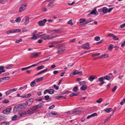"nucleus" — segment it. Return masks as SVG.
Listing matches in <instances>:
<instances>
[{
    "label": "nucleus",
    "mask_w": 125,
    "mask_h": 125,
    "mask_svg": "<svg viewBox=\"0 0 125 125\" xmlns=\"http://www.w3.org/2000/svg\"><path fill=\"white\" fill-rule=\"evenodd\" d=\"M32 108L35 112L36 110L39 109L38 106H37V105H34L33 106Z\"/></svg>",
    "instance_id": "c85d7f7f"
},
{
    "label": "nucleus",
    "mask_w": 125,
    "mask_h": 125,
    "mask_svg": "<svg viewBox=\"0 0 125 125\" xmlns=\"http://www.w3.org/2000/svg\"><path fill=\"white\" fill-rule=\"evenodd\" d=\"M49 115L50 117H56L58 115V114L54 112H51L49 114Z\"/></svg>",
    "instance_id": "6e6552de"
},
{
    "label": "nucleus",
    "mask_w": 125,
    "mask_h": 125,
    "mask_svg": "<svg viewBox=\"0 0 125 125\" xmlns=\"http://www.w3.org/2000/svg\"><path fill=\"white\" fill-rule=\"evenodd\" d=\"M97 115L96 113H94L88 116L87 117V119H89L92 117H94Z\"/></svg>",
    "instance_id": "dca6fc26"
},
{
    "label": "nucleus",
    "mask_w": 125,
    "mask_h": 125,
    "mask_svg": "<svg viewBox=\"0 0 125 125\" xmlns=\"http://www.w3.org/2000/svg\"><path fill=\"white\" fill-rule=\"evenodd\" d=\"M67 113L69 114L72 115L73 114L72 110L67 112Z\"/></svg>",
    "instance_id": "69168bd1"
},
{
    "label": "nucleus",
    "mask_w": 125,
    "mask_h": 125,
    "mask_svg": "<svg viewBox=\"0 0 125 125\" xmlns=\"http://www.w3.org/2000/svg\"><path fill=\"white\" fill-rule=\"evenodd\" d=\"M17 90V89L16 88L10 89L8 90L5 93L6 95L7 96L13 92L16 91Z\"/></svg>",
    "instance_id": "7ed1b4c3"
},
{
    "label": "nucleus",
    "mask_w": 125,
    "mask_h": 125,
    "mask_svg": "<svg viewBox=\"0 0 125 125\" xmlns=\"http://www.w3.org/2000/svg\"><path fill=\"white\" fill-rule=\"evenodd\" d=\"M48 93L51 94H53L54 92V90L52 89H51L50 90H48Z\"/></svg>",
    "instance_id": "bb28decb"
},
{
    "label": "nucleus",
    "mask_w": 125,
    "mask_h": 125,
    "mask_svg": "<svg viewBox=\"0 0 125 125\" xmlns=\"http://www.w3.org/2000/svg\"><path fill=\"white\" fill-rule=\"evenodd\" d=\"M10 78V77L9 76L5 77L2 78V79L3 80H9Z\"/></svg>",
    "instance_id": "ea45409f"
},
{
    "label": "nucleus",
    "mask_w": 125,
    "mask_h": 125,
    "mask_svg": "<svg viewBox=\"0 0 125 125\" xmlns=\"http://www.w3.org/2000/svg\"><path fill=\"white\" fill-rule=\"evenodd\" d=\"M102 98H100L98 100H96V102L98 103H100L102 101Z\"/></svg>",
    "instance_id": "8fccbe9b"
},
{
    "label": "nucleus",
    "mask_w": 125,
    "mask_h": 125,
    "mask_svg": "<svg viewBox=\"0 0 125 125\" xmlns=\"http://www.w3.org/2000/svg\"><path fill=\"white\" fill-rule=\"evenodd\" d=\"M11 107L9 108L3 110L2 111V113L4 114L7 115L11 113Z\"/></svg>",
    "instance_id": "f03ea898"
},
{
    "label": "nucleus",
    "mask_w": 125,
    "mask_h": 125,
    "mask_svg": "<svg viewBox=\"0 0 125 125\" xmlns=\"http://www.w3.org/2000/svg\"><path fill=\"white\" fill-rule=\"evenodd\" d=\"M78 88L77 86H75L74 87L73 89V91L76 92L78 90Z\"/></svg>",
    "instance_id": "a18cd8bd"
},
{
    "label": "nucleus",
    "mask_w": 125,
    "mask_h": 125,
    "mask_svg": "<svg viewBox=\"0 0 125 125\" xmlns=\"http://www.w3.org/2000/svg\"><path fill=\"white\" fill-rule=\"evenodd\" d=\"M100 54V53H97L94 54H92V56L93 57L95 56H96L99 55Z\"/></svg>",
    "instance_id": "3c124183"
},
{
    "label": "nucleus",
    "mask_w": 125,
    "mask_h": 125,
    "mask_svg": "<svg viewBox=\"0 0 125 125\" xmlns=\"http://www.w3.org/2000/svg\"><path fill=\"white\" fill-rule=\"evenodd\" d=\"M2 102L4 104H7L9 102V101L7 99H5L3 100Z\"/></svg>",
    "instance_id": "a19ab883"
},
{
    "label": "nucleus",
    "mask_w": 125,
    "mask_h": 125,
    "mask_svg": "<svg viewBox=\"0 0 125 125\" xmlns=\"http://www.w3.org/2000/svg\"><path fill=\"white\" fill-rule=\"evenodd\" d=\"M37 39V37L35 35V33H33V37L31 39L33 40H35Z\"/></svg>",
    "instance_id": "37998d69"
},
{
    "label": "nucleus",
    "mask_w": 125,
    "mask_h": 125,
    "mask_svg": "<svg viewBox=\"0 0 125 125\" xmlns=\"http://www.w3.org/2000/svg\"><path fill=\"white\" fill-rule=\"evenodd\" d=\"M82 71H78L77 70H75L73 73H71L70 74V75H71L73 74V75H75L76 74H78L79 75H81L82 73Z\"/></svg>",
    "instance_id": "0eeeda50"
},
{
    "label": "nucleus",
    "mask_w": 125,
    "mask_h": 125,
    "mask_svg": "<svg viewBox=\"0 0 125 125\" xmlns=\"http://www.w3.org/2000/svg\"><path fill=\"white\" fill-rule=\"evenodd\" d=\"M48 5L49 7H50V8H52L54 6V4L52 2H50L48 4Z\"/></svg>",
    "instance_id": "a878e982"
},
{
    "label": "nucleus",
    "mask_w": 125,
    "mask_h": 125,
    "mask_svg": "<svg viewBox=\"0 0 125 125\" xmlns=\"http://www.w3.org/2000/svg\"><path fill=\"white\" fill-rule=\"evenodd\" d=\"M25 104H22L16 106L13 108V112L15 113L18 111H20L21 110L24 109L25 108Z\"/></svg>",
    "instance_id": "f257e3e1"
},
{
    "label": "nucleus",
    "mask_w": 125,
    "mask_h": 125,
    "mask_svg": "<svg viewBox=\"0 0 125 125\" xmlns=\"http://www.w3.org/2000/svg\"><path fill=\"white\" fill-rule=\"evenodd\" d=\"M80 21L79 22L80 23H82L85 21V19H80Z\"/></svg>",
    "instance_id": "de8ad7c7"
},
{
    "label": "nucleus",
    "mask_w": 125,
    "mask_h": 125,
    "mask_svg": "<svg viewBox=\"0 0 125 125\" xmlns=\"http://www.w3.org/2000/svg\"><path fill=\"white\" fill-rule=\"evenodd\" d=\"M14 30L15 31V33L16 32H20L21 31V30L20 29H17Z\"/></svg>",
    "instance_id": "680f3d73"
},
{
    "label": "nucleus",
    "mask_w": 125,
    "mask_h": 125,
    "mask_svg": "<svg viewBox=\"0 0 125 125\" xmlns=\"http://www.w3.org/2000/svg\"><path fill=\"white\" fill-rule=\"evenodd\" d=\"M78 95V94H75L74 93H73L70 94V96L72 97L74 96L77 95Z\"/></svg>",
    "instance_id": "c03bdc74"
},
{
    "label": "nucleus",
    "mask_w": 125,
    "mask_h": 125,
    "mask_svg": "<svg viewBox=\"0 0 125 125\" xmlns=\"http://www.w3.org/2000/svg\"><path fill=\"white\" fill-rule=\"evenodd\" d=\"M87 86L86 85H83L80 87V89L83 90L84 91L86 90Z\"/></svg>",
    "instance_id": "a211bd4d"
},
{
    "label": "nucleus",
    "mask_w": 125,
    "mask_h": 125,
    "mask_svg": "<svg viewBox=\"0 0 125 125\" xmlns=\"http://www.w3.org/2000/svg\"><path fill=\"white\" fill-rule=\"evenodd\" d=\"M54 88H55V89L56 90H58L59 89V87L58 86H56V85L54 84L53 85Z\"/></svg>",
    "instance_id": "052dcab7"
},
{
    "label": "nucleus",
    "mask_w": 125,
    "mask_h": 125,
    "mask_svg": "<svg viewBox=\"0 0 125 125\" xmlns=\"http://www.w3.org/2000/svg\"><path fill=\"white\" fill-rule=\"evenodd\" d=\"M43 77H40L38 78L37 79H36L35 80H36V81L37 82H39L40 81H42L43 80Z\"/></svg>",
    "instance_id": "5701e85b"
},
{
    "label": "nucleus",
    "mask_w": 125,
    "mask_h": 125,
    "mask_svg": "<svg viewBox=\"0 0 125 125\" xmlns=\"http://www.w3.org/2000/svg\"><path fill=\"white\" fill-rule=\"evenodd\" d=\"M19 114L20 117L24 116L27 115V112L24 111H20L19 112Z\"/></svg>",
    "instance_id": "423d86ee"
},
{
    "label": "nucleus",
    "mask_w": 125,
    "mask_h": 125,
    "mask_svg": "<svg viewBox=\"0 0 125 125\" xmlns=\"http://www.w3.org/2000/svg\"><path fill=\"white\" fill-rule=\"evenodd\" d=\"M30 68L29 66L28 67H27L22 68H21V70L22 71H23L27 69H29Z\"/></svg>",
    "instance_id": "864d4df0"
},
{
    "label": "nucleus",
    "mask_w": 125,
    "mask_h": 125,
    "mask_svg": "<svg viewBox=\"0 0 125 125\" xmlns=\"http://www.w3.org/2000/svg\"><path fill=\"white\" fill-rule=\"evenodd\" d=\"M95 39L96 41H98L100 40V37L98 36H96L95 37Z\"/></svg>",
    "instance_id": "603ef678"
},
{
    "label": "nucleus",
    "mask_w": 125,
    "mask_h": 125,
    "mask_svg": "<svg viewBox=\"0 0 125 125\" xmlns=\"http://www.w3.org/2000/svg\"><path fill=\"white\" fill-rule=\"evenodd\" d=\"M95 77L97 78L96 76H91L88 78V79L91 82H92L93 80L94 79H95Z\"/></svg>",
    "instance_id": "aec40b11"
},
{
    "label": "nucleus",
    "mask_w": 125,
    "mask_h": 125,
    "mask_svg": "<svg viewBox=\"0 0 125 125\" xmlns=\"http://www.w3.org/2000/svg\"><path fill=\"white\" fill-rule=\"evenodd\" d=\"M42 32H40L38 33V34H37V35L39 37H40L41 36H43L45 35V34H42Z\"/></svg>",
    "instance_id": "e433bc0d"
},
{
    "label": "nucleus",
    "mask_w": 125,
    "mask_h": 125,
    "mask_svg": "<svg viewBox=\"0 0 125 125\" xmlns=\"http://www.w3.org/2000/svg\"><path fill=\"white\" fill-rule=\"evenodd\" d=\"M66 97L65 96L64 97L62 96H57L56 97V98L57 99H59L60 98H65Z\"/></svg>",
    "instance_id": "473e14b6"
},
{
    "label": "nucleus",
    "mask_w": 125,
    "mask_h": 125,
    "mask_svg": "<svg viewBox=\"0 0 125 125\" xmlns=\"http://www.w3.org/2000/svg\"><path fill=\"white\" fill-rule=\"evenodd\" d=\"M43 105L44 104L42 103L37 105V106H38L39 108L42 107Z\"/></svg>",
    "instance_id": "49530a36"
},
{
    "label": "nucleus",
    "mask_w": 125,
    "mask_h": 125,
    "mask_svg": "<svg viewBox=\"0 0 125 125\" xmlns=\"http://www.w3.org/2000/svg\"><path fill=\"white\" fill-rule=\"evenodd\" d=\"M17 116L16 115H14L11 118L12 120H17Z\"/></svg>",
    "instance_id": "c9c22d12"
},
{
    "label": "nucleus",
    "mask_w": 125,
    "mask_h": 125,
    "mask_svg": "<svg viewBox=\"0 0 125 125\" xmlns=\"http://www.w3.org/2000/svg\"><path fill=\"white\" fill-rule=\"evenodd\" d=\"M33 101V99L31 98L28 100H27L26 101V103L28 105L30 106L32 104Z\"/></svg>",
    "instance_id": "f8f14e48"
},
{
    "label": "nucleus",
    "mask_w": 125,
    "mask_h": 125,
    "mask_svg": "<svg viewBox=\"0 0 125 125\" xmlns=\"http://www.w3.org/2000/svg\"><path fill=\"white\" fill-rule=\"evenodd\" d=\"M39 53L37 52H34L31 53V57H37L39 55Z\"/></svg>",
    "instance_id": "4468645a"
},
{
    "label": "nucleus",
    "mask_w": 125,
    "mask_h": 125,
    "mask_svg": "<svg viewBox=\"0 0 125 125\" xmlns=\"http://www.w3.org/2000/svg\"><path fill=\"white\" fill-rule=\"evenodd\" d=\"M108 55L106 53H105L102 55L98 57V58H106L108 57Z\"/></svg>",
    "instance_id": "f3484780"
},
{
    "label": "nucleus",
    "mask_w": 125,
    "mask_h": 125,
    "mask_svg": "<svg viewBox=\"0 0 125 125\" xmlns=\"http://www.w3.org/2000/svg\"><path fill=\"white\" fill-rule=\"evenodd\" d=\"M8 124L6 122H4L1 124V125H8Z\"/></svg>",
    "instance_id": "0e129e2a"
},
{
    "label": "nucleus",
    "mask_w": 125,
    "mask_h": 125,
    "mask_svg": "<svg viewBox=\"0 0 125 125\" xmlns=\"http://www.w3.org/2000/svg\"><path fill=\"white\" fill-rule=\"evenodd\" d=\"M96 10V9H94L93 10H92L91 12L90 13V14H94V15H96V13L95 12V11Z\"/></svg>",
    "instance_id": "4c0bfd02"
},
{
    "label": "nucleus",
    "mask_w": 125,
    "mask_h": 125,
    "mask_svg": "<svg viewBox=\"0 0 125 125\" xmlns=\"http://www.w3.org/2000/svg\"><path fill=\"white\" fill-rule=\"evenodd\" d=\"M113 38V39L115 40H118L119 39V38H117V37L114 35Z\"/></svg>",
    "instance_id": "5fc2aeb1"
},
{
    "label": "nucleus",
    "mask_w": 125,
    "mask_h": 125,
    "mask_svg": "<svg viewBox=\"0 0 125 125\" xmlns=\"http://www.w3.org/2000/svg\"><path fill=\"white\" fill-rule=\"evenodd\" d=\"M42 11L44 12L46 11H47V9L46 8L44 7L42 8Z\"/></svg>",
    "instance_id": "338daca9"
},
{
    "label": "nucleus",
    "mask_w": 125,
    "mask_h": 125,
    "mask_svg": "<svg viewBox=\"0 0 125 125\" xmlns=\"http://www.w3.org/2000/svg\"><path fill=\"white\" fill-rule=\"evenodd\" d=\"M72 20H70L68 22V24H70L72 26L73 25V23L72 22Z\"/></svg>",
    "instance_id": "09e8293b"
},
{
    "label": "nucleus",
    "mask_w": 125,
    "mask_h": 125,
    "mask_svg": "<svg viewBox=\"0 0 125 125\" xmlns=\"http://www.w3.org/2000/svg\"><path fill=\"white\" fill-rule=\"evenodd\" d=\"M13 65L12 64H8L5 65V67L6 69H11L13 68Z\"/></svg>",
    "instance_id": "2eb2a0df"
},
{
    "label": "nucleus",
    "mask_w": 125,
    "mask_h": 125,
    "mask_svg": "<svg viewBox=\"0 0 125 125\" xmlns=\"http://www.w3.org/2000/svg\"><path fill=\"white\" fill-rule=\"evenodd\" d=\"M93 21V20L91 18L90 19L86 21L85 24H87L90 22Z\"/></svg>",
    "instance_id": "2f4dec72"
},
{
    "label": "nucleus",
    "mask_w": 125,
    "mask_h": 125,
    "mask_svg": "<svg viewBox=\"0 0 125 125\" xmlns=\"http://www.w3.org/2000/svg\"><path fill=\"white\" fill-rule=\"evenodd\" d=\"M43 39L45 40H49V39L51 38L49 37V36H45L43 38Z\"/></svg>",
    "instance_id": "f704fd0d"
},
{
    "label": "nucleus",
    "mask_w": 125,
    "mask_h": 125,
    "mask_svg": "<svg viewBox=\"0 0 125 125\" xmlns=\"http://www.w3.org/2000/svg\"><path fill=\"white\" fill-rule=\"evenodd\" d=\"M113 44H111L108 47V50L110 51H111L113 49Z\"/></svg>",
    "instance_id": "cd10ccee"
},
{
    "label": "nucleus",
    "mask_w": 125,
    "mask_h": 125,
    "mask_svg": "<svg viewBox=\"0 0 125 125\" xmlns=\"http://www.w3.org/2000/svg\"><path fill=\"white\" fill-rule=\"evenodd\" d=\"M4 66H0V71H2L3 72H5V71L4 69Z\"/></svg>",
    "instance_id": "c756f323"
},
{
    "label": "nucleus",
    "mask_w": 125,
    "mask_h": 125,
    "mask_svg": "<svg viewBox=\"0 0 125 125\" xmlns=\"http://www.w3.org/2000/svg\"><path fill=\"white\" fill-rule=\"evenodd\" d=\"M46 21L47 20L46 19H44L42 20L39 21V24L40 26H43L44 25Z\"/></svg>",
    "instance_id": "9b49d317"
},
{
    "label": "nucleus",
    "mask_w": 125,
    "mask_h": 125,
    "mask_svg": "<svg viewBox=\"0 0 125 125\" xmlns=\"http://www.w3.org/2000/svg\"><path fill=\"white\" fill-rule=\"evenodd\" d=\"M35 80L32 82L30 83V85L31 87H33L35 85Z\"/></svg>",
    "instance_id": "7c9ffc66"
},
{
    "label": "nucleus",
    "mask_w": 125,
    "mask_h": 125,
    "mask_svg": "<svg viewBox=\"0 0 125 125\" xmlns=\"http://www.w3.org/2000/svg\"><path fill=\"white\" fill-rule=\"evenodd\" d=\"M112 109L111 108H106L104 109V110L106 112L109 113L112 111Z\"/></svg>",
    "instance_id": "412c9836"
},
{
    "label": "nucleus",
    "mask_w": 125,
    "mask_h": 125,
    "mask_svg": "<svg viewBox=\"0 0 125 125\" xmlns=\"http://www.w3.org/2000/svg\"><path fill=\"white\" fill-rule=\"evenodd\" d=\"M44 98L46 100H49V101H50L52 99V98L51 97H50L48 95L45 96Z\"/></svg>",
    "instance_id": "b1692460"
},
{
    "label": "nucleus",
    "mask_w": 125,
    "mask_h": 125,
    "mask_svg": "<svg viewBox=\"0 0 125 125\" xmlns=\"http://www.w3.org/2000/svg\"><path fill=\"white\" fill-rule=\"evenodd\" d=\"M22 41V39H20L16 41L15 42L16 43H18L20 42H21Z\"/></svg>",
    "instance_id": "e2e57ef3"
},
{
    "label": "nucleus",
    "mask_w": 125,
    "mask_h": 125,
    "mask_svg": "<svg viewBox=\"0 0 125 125\" xmlns=\"http://www.w3.org/2000/svg\"><path fill=\"white\" fill-rule=\"evenodd\" d=\"M44 68V66L43 65H41V66L38 67L37 68V69L38 70H40L42 69H43Z\"/></svg>",
    "instance_id": "79ce46f5"
},
{
    "label": "nucleus",
    "mask_w": 125,
    "mask_h": 125,
    "mask_svg": "<svg viewBox=\"0 0 125 125\" xmlns=\"http://www.w3.org/2000/svg\"><path fill=\"white\" fill-rule=\"evenodd\" d=\"M104 77H102L98 78V81L101 82L100 85V86H101L102 84L105 83V82L104 81Z\"/></svg>",
    "instance_id": "1a4fd4ad"
},
{
    "label": "nucleus",
    "mask_w": 125,
    "mask_h": 125,
    "mask_svg": "<svg viewBox=\"0 0 125 125\" xmlns=\"http://www.w3.org/2000/svg\"><path fill=\"white\" fill-rule=\"evenodd\" d=\"M81 47L82 48L84 49H88L90 48L89 43L88 42H87L83 44Z\"/></svg>",
    "instance_id": "20e7f679"
},
{
    "label": "nucleus",
    "mask_w": 125,
    "mask_h": 125,
    "mask_svg": "<svg viewBox=\"0 0 125 125\" xmlns=\"http://www.w3.org/2000/svg\"><path fill=\"white\" fill-rule=\"evenodd\" d=\"M125 27V23L121 25L120 27L121 28H123Z\"/></svg>",
    "instance_id": "774afa93"
},
{
    "label": "nucleus",
    "mask_w": 125,
    "mask_h": 125,
    "mask_svg": "<svg viewBox=\"0 0 125 125\" xmlns=\"http://www.w3.org/2000/svg\"><path fill=\"white\" fill-rule=\"evenodd\" d=\"M29 17L28 16H26L25 17L26 21L24 22V24L25 25H26L28 24L29 22Z\"/></svg>",
    "instance_id": "6ab92c4d"
},
{
    "label": "nucleus",
    "mask_w": 125,
    "mask_h": 125,
    "mask_svg": "<svg viewBox=\"0 0 125 125\" xmlns=\"http://www.w3.org/2000/svg\"><path fill=\"white\" fill-rule=\"evenodd\" d=\"M125 102V98H124L123 99V100L121 101L120 103V104L121 105H123L124 103Z\"/></svg>",
    "instance_id": "4d7b16f0"
},
{
    "label": "nucleus",
    "mask_w": 125,
    "mask_h": 125,
    "mask_svg": "<svg viewBox=\"0 0 125 125\" xmlns=\"http://www.w3.org/2000/svg\"><path fill=\"white\" fill-rule=\"evenodd\" d=\"M21 19L20 17H18L15 20V21L17 22H20Z\"/></svg>",
    "instance_id": "72a5a7b5"
},
{
    "label": "nucleus",
    "mask_w": 125,
    "mask_h": 125,
    "mask_svg": "<svg viewBox=\"0 0 125 125\" xmlns=\"http://www.w3.org/2000/svg\"><path fill=\"white\" fill-rule=\"evenodd\" d=\"M79 83L81 85H83L85 84L86 83V82L85 81H83V82H80Z\"/></svg>",
    "instance_id": "6e6d98bb"
},
{
    "label": "nucleus",
    "mask_w": 125,
    "mask_h": 125,
    "mask_svg": "<svg viewBox=\"0 0 125 125\" xmlns=\"http://www.w3.org/2000/svg\"><path fill=\"white\" fill-rule=\"evenodd\" d=\"M104 79H106L107 80H108V81L110 80L111 79V77L109 76H108L107 75L105 76H104Z\"/></svg>",
    "instance_id": "393cba45"
},
{
    "label": "nucleus",
    "mask_w": 125,
    "mask_h": 125,
    "mask_svg": "<svg viewBox=\"0 0 125 125\" xmlns=\"http://www.w3.org/2000/svg\"><path fill=\"white\" fill-rule=\"evenodd\" d=\"M27 6V4L25 3L24 4L21 5L19 11L21 12L24 10L26 8Z\"/></svg>",
    "instance_id": "39448f33"
},
{
    "label": "nucleus",
    "mask_w": 125,
    "mask_h": 125,
    "mask_svg": "<svg viewBox=\"0 0 125 125\" xmlns=\"http://www.w3.org/2000/svg\"><path fill=\"white\" fill-rule=\"evenodd\" d=\"M79 111V110L78 109H75L73 110H72L73 114L74 113H76L78 112Z\"/></svg>",
    "instance_id": "58836bf2"
},
{
    "label": "nucleus",
    "mask_w": 125,
    "mask_h": 125,
    "mask_svg": "<svg viewBox=\"0 0 125 125\" xmlns=\"http://www.w3.org/2000/svg\"><path fill=\"white\" fill-rule=\"evenodd\" d=\"M65 50V48H59L58 49L57 53L59 54H62L63 52Z\"/></svg>",
    "instance_id": "9d476101"
},
{
    "label": "nucleus",
    "mask_w": 125,
    "mask_h": 125,
    "mask_svg": "<svg viewBox=\"0 0 125 125\" xmlns=\"http://www.w3.org/2000/svg\"><path fill=\"white\" fill-rule=\"evenodd\" d=\"M27 114H31L34 113L35 112L33 108H31L28 110L26 112Z\"/></svg>",
    "instance_id": "ddd939ff"
},
{
    "label": "nucleus",
    "mask_w": 125,
    "mask_h": 125,
    "mask_svg": "<svg viewBox=\"0 0 125 125\" xmlns=\"http://www.w3.org/2000/svg\"><path fill=\"white\" fill-rule=\"evenodd\" d=\"M103 12L104 13H106L108 12V9L107 8L104 7L103 8Z\"/></svg>",
    "instance_id": "4be33fe9"
},
{
    "label": "nucleus",
    "mask_w": 125,
    "mask_h": 125,
    "mask_svg": "<svg viewBox=\"0 0 125 125\" xmlns=\"http://www.w3.org/2000/svg\"><path fill=\"white\" fill-rule=\"evenodd\" d=\"M25 95V97L26 98H27L31 96V94H28Z\"/></svg>",
    "instance_id": "bf43d9fd"
},
{
    "label": "nucleus",
    "mask_w": 125,
    "mask_h": 125,
    "mask_svg": "<svg viewBox=\"0 0 125 125\" xmlns=\"http://www.w3.org/2000/svg\"><path fill=\"white\" fill-rule=\"evenodd\" d=\"M55 107V106L54 105H52L51 106H49V109H51Z\"/></svg>",
    "instance_id": "13d9d810"
}]
</instances>
